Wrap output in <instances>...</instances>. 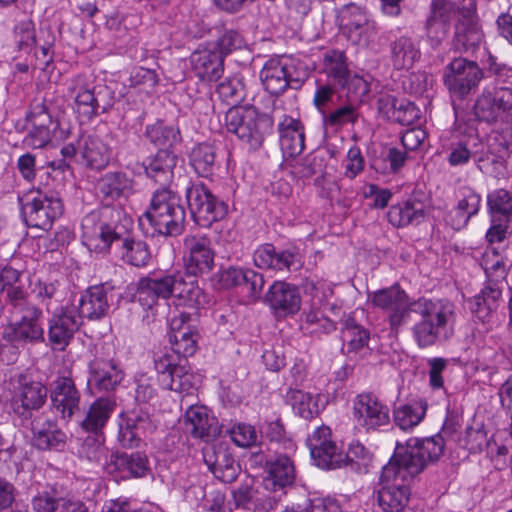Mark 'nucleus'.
<instances>
[{
    "mask_svg": "<svg viewBox=\"0 0 512 512\" xmlns=\"http://www.w3.org/2000/svg\"><path fill=\"white\" fill-rule=\"evenodd\" d=\"M445 441L440 434L426 438H410L405 445L397 443L395 453L382 468L381 488L377 504L383 512H403L410 497V482L444 453Z\"/></svg>",
    "mask_w": 512,
    "mask_h": 512,
    "instance_id": "obj_1",
    "label": "nucleus"
},
{
    "mask_svg": "<svg viewBox=\"0 0 512 512\" xmlns=\"http://www.w3.org/2000/svg\"><path fill=\"white\" fill-rule=\"evenodd\" d=\"M411 312L419 315L411 329L416 345L421 348L434 346L452 334L455 322V305L444 299L420 297L412 301Z\"/></svg>",
    "mask_w": 512,
    "mask_h": 512,
    "instance_id": "obj_2",
    "label": "nucleus"
},
{
    "mask_svg": "<svg viewBox=\"0 0 512 512\" xmlns=\"http://www.w3.org/2000/svg\"><path fill=\"white\" fill-rule=\"evenodd\" d=\"M225 125L230 133L246 143L250 150L260 149L273 132V118L260 113L254 106L231 107L225 114Z\"/></svg>",
    "mask_w": 512,
    "mask_h": 512,
    "instance_id": "obj_3",
    "label": "nucleus"
},
{
    "mask_svg": "<svg viewBox=\"0 0 512 512\" xmlns=\"http://www.w3.org/2000/svg\"><path fill=\"white\" fill-rule=\"evenodd\" d=\"M149 223L154 231L164 236L182 233L185 208L177 194H154L149 209L139 218V226Z\"/></svg>",
    "mask_w": 512,
    "mask_h": 512,
    "instance_id": "obj_4",
    "label": "nucleus"
},
{
    "mask_svg": "<svg viewBox=\"0 0 512 512\" xmlns=\"http://www.w3.org/2000/svg\"><path fill=\"white\" fill-rule=\"evenodd\" d=\"M308 77V68L290 57L271 58L260 71L261 82L272 95L282 94L287 88L299 89Z\"/></svg>",
    "mask_w": 512,
    "mask_h": 512,
    "instance_id": "obj_5",
    "label": "nucleus"
},
{
    "mask_svg": "<svg viewBox=\"0 0 512 512\" xmlns=\"http://www.w3.org/2000/svg\"><path fill=\"white\" fill-rule=\"evenodd\" d=\"M68 93L74 98L75 111L81 122H89L105 111L109 94L106 85L96 83L91 76L79 74L72 77L68 84Z\"/></svg>",
    "mask_w": 512,
    "mask_h": 512,
    "instance_id": "obj_6",
    "label": "nucleus"
},
{
    "mask_svg": "<svg viewBox=\"0 0 512 512\" xmlns=\"http://www.w3.org/2000/svg\"><path fill=\"white\" fill-rule=\"evenodd\" d=\"M336 22L342 35L352 44L368 47L377 36V25L365 8L350 3L337 10Z\"/></svg>",
    "mask_w": 512,
    "mask_h": 512,
    "instance_id": "obj_7",
    "label": "nucleus"
},
{
    "mask_svg": "<svg viewBox=\"0 0 512 512\" xmlns=\"http://www.w3.org/2000/svg\"><path fill=\"white\" fill-rule=\"evenodd\" d=\"M215 252L209 237L203 233L187 234L183 238V267L188 276L198 277L214 267Z\"/></svg>",
    "mask_w": 512,
    "mask_h": 512,
    "instance_id": "obj_8",
    "label": "nucleus"
},
{
    "mask_svg": "<svg viewBox=\"0 0 512 512\" xmlns=\"http://www.w3.org/2000/svg\"><path fill=\"white\" fill-rule=\"evenodd\" d=\"M483 77V70L476 62L455 57L446 66L443 81L451 94L463 99L478 87Z\"/></svg>",
    "mask_w": 512,
    "mask_h": 512,
    "instance_id": "obj_9",
    "label": "nucleus"
},
{
    "mask_svg": "<svg viewBox=\"0 0 512 512\" xmlns=\"http://www.w3.org/2000/svg\"><path fill=\"white\" fill-rule=\"evenodd\" d=\"M306 443L317 467L332 470L345 464V452L334 440L330 427L326 425L317 427L308 436Z\"/></svg>",
    "mask_w": 512,
    "mask_h": 512,
    "instance_id": "obj_10",
    "label": "nucleus"
},
{
    "mask_svg": "<svg viewBox=\"0 0 512 512\" xmlns=\"http://www.w3.org/2000/svg\"><path fill=\"white\" fill-rule=\"evenodd\" d=\"M18 197L22 213L29 226L48 230L52 222L63 212V204L57 194H36L32 199Z\"/></svg>",
    "mask_w": 512,
    "mask_h": 512,
    "instance_id": "obj_11",
    "label": "nucleus"
},
{
    "mask_svg": "<svg viewBox=\"0 0 512 512\" xmlns=\"http://www.w3.org/2000/svg\"><path fill=\"white\" fill-rule=\"evenodd\" d=\"M9 393V406L20 416L42 407L47 397V389L42 383L33 381L23 374L11 381Z\"/></svg>",
    "mask_w": 512,
    "mask_h": 512,
    "instance_id": "obj_12",
    "label": "nucleus"
},
{
    "mask_svg": "<svg viewBox=\"0 0 512 512\" xmlns=\"http://www.w3.org/2000/svg\"><path fill=\"white\" fill-rule=\"evenodd\" d=\"M353 418L358 428L375 432L389 424V408L372 393H361L353 401Z\"/></svg>",
    "mask_w": 512,
    "mask_h": 512,
    "instance_id": "obj_13",
    "label": "nucleus"
},
{
    "mask_svg": "<svg viewBox=\"0 0 512 512\" xmlns=\"http://www.w3.org/2000/svg\"><path fill=\"white\" fill-rule=\"evenodd\" d=\"M371 303L388 313V322L392 330H398L404 325L411 312L412 302L398 285L380 289L369 296Z\"/></svg>",
    "mask_w": 512,
    "mask_h": 512,
    "instance_id": "obj_14",
    "label": "nucleus"
},
{
    "mask_svg": "<svg viewBox=\"0 0 512 512\" xmlns=\"http://www.w3.org/2000/svg\"><path fill=\"white\" fill-rule=\"evenodd\" d=\"M102 213L92 211L81 222L82 242L95 252L107 251L113 241L120 238L121 233L101 220Z\"/></svg>",
    "mask_w": 512,
    "mask_h": 512,
    "instance_id": "obj_15",
    "label": "nucleus"
},
{
    "mask_svg": "<svg viewBox=\"0 0 512 512\" xmlns=\"http://www.w3.org/2000/svg\"><path fill=\"white\" fill-rule=\"evenodd\" d=\"M48 340L53 349L64 350L82 322L75 307L65 305L53 312L48 322Z\"/></svg>",
    "mask_w": 512,
    "mask_h": 512,
    "instance_id": "obj_16",
    "label": "nucleus"
},
{
    "mask_svg": "<svg viewBox=\"0 0 512 512\" xmlns=\"http://www.w3.org/2000/svg\"><path fill=\"white\" fill-rule=\"evenodd\" d=\"M31 128L22 143L26 148L42 149L46 147L54 136L58 123L53 120L47 107L43 104L33 106L26 115Z\"/></svg>",
    "mask_w": 512,
    "mask_h": 512,
    "instance_id": "obj_17",
    "label": "nucleus"
},
{
    "mask_svg": "<svg viewBox=\"0 0 512 512\" xmlns=\"http://www.w3.org/2000/svg\"><path fill=\"white\" fill-rule=\"evenodd\" d=\"M255 266L280 272H294L302 267L300 255L290 250L277 251L269 243L259 246L253 254Z\"/></svg>",
    "mask_w": 512,
    "mask_h": 512,
    "instance_id": "obj_18",
    "label": "nucleus"
},
{
    "mask_svg": "<svg viewBox=\"0 0 512 512\" xmlns=\"http://www.w3.org/2000/svg\"><path fill=\"white\" fill-rule=\"evenodd\" d=\"M42 311L31 305L24 309L19 322L11 323L4 329V337L9 341L42 342L44 329L41 325Z\"/></svg>",
    "mask_w": 512,
    "mask_h": 512,
    "instance_id": "obj_19",
    "label": "nucleus"
},
{
    "mask_svg": "<svg viewBox=\"0 0 512 512\" xmlns=\"http://www.w3.org/2000/svg\"><path fill=\"white\" fill-rule=\"evenodd\" d=\"M178 275L167 274L158 279L143 277L137 284L134 297L144 308H151L159 298L174 297Z\"/></svg>",
    "mask_w": 512,
    "mask_h": 512,
    "instance_id": "obj_20",
    "label": "nucleus"
},
{
    "mask_svg": "<svg viewBox=\"0 0 512 512\" xmlns=\"http://www.w3.org/2000/svg\"><path fill=\"white\" fill-rule=\"evenodd\" d=\"M265 302L278 317L296 314L301 307V295L295 285L275 281L265 295Z\"/></svg>",
    "mask_w": 512,
    "mask_h": 512,
    "instance_id": "obj_21",
    "label": "nucleus"
},
{
    "mask_svg": "<svg viewBox=\"0 0 512 512\" xmlns=\"http://www.w3.org/2000/svg\"><path fill=\"white\" fill-rule=\"evenodd\" d=\"M204 462L212 474L223 483L234 482L239 473L240 465L223 445H211L203 451Z\"/></svg>",
    "mask_w": 512,
    "mask_h": 512,
    "instance_id": "obj_22",
    "label": "nucleus"
},
{
    "mask_svg": "<svg viewBox=\"0 0 512 512\" xmlns=\"http://www.w3.org/2000/svg\"><path fill=\"white\" fill-rule=\"evenodd\" d=\"M186 200L195 221L202 226L222 220L228 212V205L215 194H186Z\"/></svg>",
    "mask_w": 512,
    "mask_h": 512,
    "instance_id": "obj_23",
    "label": "nucleus"
},
{
    "mask_svg": "<svg viewBox=\"0 0 512 512\" xmlns=\"http://www.w3.org/2000/svg\"><path fill=\"white\" fill-rule=\"evenodd\" d=\"M124 378V372L112 361L96 359L89 365L88 389L92 393L114 390Z\"/></svg>",
    "mask_w": 512,
    "mask_h": 512,
    "instance_id": "obj_24",
    "label": "nucleus"
},
{
    "mask_svg": "<svg viewBox=\"0 0 512 512\" xmlns=\"http://www.w3.org/2000/svg\"><path fill=\"white\" fill-rule=\"evenodd\" d=\"M184 428L194 438L210 441L220 434L216 418L204 406L191 405L184 415Z\"/></svg>",
    "mask_w": 512,
    "mask_h": 512,
    "instance_id": "obj_25",
    "label": "nucleus"
},
{
    "mask_svg": "<svg viewBox=\"0 0 512 512\" xmlns=\"http://www.w3.org/2000/svg\"><path fill=\"white\" fill-rule=\"evenodd\" d=\"M51 401L62 418L70 419L79 409L80 393L70 377H58L51 391Z\"/></svg>",
    "mask_w": 512,
    "mask_h": 512,
    "instance_id": "obj_26",
    "label": "nucleus"
},
{
    "mask_svg": "<svg viewBox=\"0 0 512 512\" xmlns=\"http://www.w3.org/2000/svg\"><path fill=\"white\" fill-rule=\"evenodd\" d=\"M195 74L204 81H217L223 73L224 58L214 48L201 46L190 56Z\"/></svg>",
    "mask_w": 512,
    "mask_h": 512,
    "instance_id": "obj_27",
    "label": "nucleus"
},
{
    "mask_svg": "<svg viewBox=\"0 0 512 512\" xmlns=\"http://www.w3.org/2000/svg\"><path fill=\"white\" fill-rule=\"evenodd\" d=\"M176 165V156L170 149L161 148L150 159L148 165H142L147 177L152 179L158 188L154 192H169L168 188L173 177V168Z\"/></svg>",
    "mask_w": 512,
    "mask_h": 512,
    "instance_id": "obj_28",
    "label": "nucleus"
},
{
    "mask_svg": "<svg viewBox=\"0 0 512 512\" xmlns=\"http://www.w3.org/2000/svg\"><path fill=\"white\" fill-rule=\"evenodd\" d=\"M281 151L285 158H295L305 148L304 127L299 119L284 116L278 124Z\"/></svg>",
    "mask_w": 512,
    "mask_h": 512,
    "instance_id": "obj_29",
    "label": "nucleus"
},
{
    "mask_svg": "<svg viewBox=\"0 0 512 512\" xmlns=\"http://www.w3.org/2000/svg\"><path fill=\"white\" fill-rule=\"evenodd\" d=\"M69 307H75L80 321L83 318L97 320L104 317L108 311L109 304L107 294L102 285L89 287L78 299L77 304L71 303Z\"/></svg>",
    "mask_w": 512,
    "mask_h": 512,
    "instance_id": "obj_30",
    "label": "nucleus"
},
{
    "mask_svg": "<svg viewBox=\"0 0 512 512\" xmlns=\"http://www.w3.org/2000/svg\"><path fill=\"white\" fill-rule=\"evenodd\" d=\"M34 445L41 450L61 449L66 442V434L57 424L45 417H37L32 422Z\"/></svg>",
    "mask_w": 512,
    "mask_h": 512,
    "instance_id": "obj_31",
    "label": "nucleus"
},
{
    "mask_svg": "<svg viewBox=\"0 0 512 512\" xmlns=\"http://www.w3.org/2000/svg\"><path fill=\"white\" fill-rule=\"evenodd\" d=\"M81 163L92 170H101L109 162L107 146L97 136L82 137L79 143Z\"/></svg>",
    "mask_w": 512,
    "mask_h": 512,
    "instance_id": "obj_32",
    "label": "nucleus"
},
{
    "mask_svg": "<svg viewBox=\"0 0 512 512\" xmlns=\"http://www.w3.org/2000/svg\"><path fill=\"white\" fill-rule=\"evenodd\" d=\"M391 61L396 69H410L421 57L416 41L407 36H400L390 44Z\"/></svg>",
    "mask_w": 512,
    "mask_h": 512,
    "instance_id": "obj_33",
    "label": "nucleus"
},
{
    "mask_svg": "<svg viewBox=\"0 0 512 512\" xmlns=\"http://www.w3.org/2000/svg\"><path fill=\"white\" fill-rule=\"evenodd\" d=\"M269 479L274 486L284 488L294 483L296 471L293 461L287 455H277L266 462Z\"/></svg>",
    "mask_w": 512,
    "mask_h": 512,
    "instance_id": "obj_34",
    "label": "nucleus"
},
{
    "mask_svg": "<svg viewBox=\"0 0 512 512\" xmlns=\"http://www.w3.org/2000/svg\"><path fill=\"white\" fill-rule=\"evenodd\" d=\"M174 298L177 299V305L190 308H199L208 303V296L199 287L198 282L196 280L185 281L180 273L175 287Z\"/></svg>",
    "mask_w": 512,
    "mask_h": 512,
    "instance_id": "obj_35",
    "label": "nucleus"
},
{
    "mask_svg": "<svg viewBox=\"0 0 512 512\" xmlns=\"http://www.w3.org/2000/svg\"><path fill=\"white\" fill-rule=\"evenodd\" d=\"M150 405H140L132 411L133 417H130V448L140 447V443L152 433L156 426L150 418Z\"/></svg>",
    "mask_w": 512,
    "mask_h": 512,
    "instance_id": "obj_36",
    "label": "nucleus"
},
{
    "mask_svg": "<svg viewBox=\"0 0 512 512\" xmlns=\"http://www.w3.org/2000/svg\"><path fill=\"white\" fill-rule=\"evenodd\" d=\"M512 448V426L511 432H497L491 441L487 443V453L497 470H504L508 467L512 457L510 449Z\"/></svg>",
    "mask_w": 512,
    "mask_h": 512,
    "instance_id": "obj_37",
    "label": "nucleus"
},
{
    "mask_svg": "<svg viewBox=\"0 0 512 512\" xmlns=\"http://www.w3.org/2000/svg\"><path fill=\"white\" fill-rule=\"evenodd\" d=\"M427 407V402L423 399L401 405L394 410V422L401 430H410L424 419Z\"/></svg>",
    "mask_w": 512,
    "mask_h": 512,
    "instance_id": "obj_38",
    "label": "nucleus"
},
{
    "mask_svg": "<svg viewBox=\"0 0 512 512\" xmlns=\"http://www.w3.org/2000/svg\"><path fill=\"white\" fill-rule=\"evenodd\" d=\"M344 338L347 341L348 353H361L369 350L370 333L361 326L354 316H348L344 321Z\"/></svg>",
    "mask_w": 512,
    "mask_h": 512,
    "instance_id": "obj_39",
    "label": "nucleus"
},
{
    "mask_svg": "<svg viewBox=\"0 0 512 512\" xmlns=\"http://www.w3.org/2000/svg\"><path fill=\"white\" fill-rule=\"evenodd\" d=\"M113 407L107 399L99 398L89 407L85 419L81 422V427L91 433L100 431L108 421Z\"/></svg>",
    "mask_w": 512,
    "mask_h": 512,
    "instance_id": "obj_40",
    "label": "nucleus"
},
{
    "mask_svg": "<svg viewBox=\"0 0 512 512\" xmlns=\"http://www.w3.org/2000/svg\"><path fill=\"white\" fill-rule=\"evenodd\" d=\"M38 34L36 33L35 23L29 18L19 20L13 29V41L18 51L26 54L31 53L36 48Z\"/></svg>",
    "mask_w": 512,
    "mask_h": 512,
    "instance_id": "obj_41",
    "label": "nucleus"
},
{
    "mask_svg": "<svg viewBox=\"0 0 512 512\" xmlns=\"http://www.w3.org/2000/svg\"><path fill=\"white\" fill-rule=\"evenodd\" d=\"M388 217L393 225L398 227L406 226L424 217V207L420 202L408 199L403 204L392 206Z\"/></svg>",
    "mask_w": 512,
    "mask_h": 512,
    "instance_id": "obj_42",
    "label": "nucleus"
},
{
    "mask_svg": "<svg viewBox=\"0 0 512 512\" xmlns=\"http://www.w3.org/2000/svg\"><path fill=\"white\" fill-rule=\"evenodd\" d=\"M449 11L450 7L446 0H432L431 14L427 19L426 28L430 37L432 33L437 34L436 44H438L446 34L445 27Z\"/></svg>",
    "mask_w": 512,
    "mask_h": 512,
    "instance_id": "obj_43",
    "label": "nucleus"
},
{
    "mask_svg": "<svg viewBox=\"0 0 512 512\" xmlns=\"http://www.w3.org/2000/svg\"><path fill=\"white\" fill-rule=\"evenodd\" d=\"M146 135L153 144L166 149H170L179 143L181 139L177 128L165 125L162 121L148 126Z\"/></svg>",
    "mask_w": 512,
    "mask_h": 512,
    "instance_id": "obj_44",
    "label": "nucleus"
},
{
    "mask_svg": "<svg viewBox=\"0 0 512 512\" xmlns=\"http://www.w3.org/2000/svg\"><path fill=\"white\" fill-rule=\"evenodd\" d=\"M215 157V148L210 144L203 143L192 150L190 161L200 177H207L212 173Z\"/></svg>",
    "mask_w": 512,
    "mask_h": 512,
    "instance_id": "obj_45",
    "label": "nucleus"
},
{
    "mask_svg": "<svg viewBox=\"0 0 512 512\" xmlns=\"http://www.w3.org/2000/svg\"><path fill=\"white\" fill-rule=\"evenodd\" d=\"M323 64L327 75L332 77L338 84L347 81L350 71L343 51H328L324 56Z\"/></svg>",
    "mask_w": 512,
    "mask_h": 512,
    "instance_id": "obj_46",
    "label": "nucleus"
},
{
    "mask_svg": "<svg viewBox=\"0 0 512 512\" xmlns=\"http://www.w3.org/2000/svg\"><path fill=\"white\" fill-rule=\"evenodd\" d=\"M359 107L348 101L333 112L327 113L323 118L324 125L332 128H340L348 124L354 125L359 119Z\"/></svg>",
    "mask_w": 512,
    "mask_h": 512,
    "instance_id": "obj_47",
    "label": "nucleus"
},
{
    "mask_svg": "<svg viewBox=\"0 0 512 512\" xmlns=\"http://www.w3.org/2000/svg\"><path fill=\"white\" fill-rule=\"evenodd\" d=\"M318 399L319 397L301 390L293 391L291 394L294 410L304 419H312L319 414Z\"/></svg>",
    "mask_w": 512,
    "mask_h": 512,
    "instance_id": "obj_48",
    "label": "nucleus"
},
{
    "mask_svg": "<svg viewBox=\"0 0 512 512\" xmlns=\"http://www.w3.org/2000/svg\"><path fill=\"white\" fill-rule=\"evenodd\" d=\"M173 352L184 358L192 356L197 350V334L192 329L169 334Z\"/></svg>",
    "mask_w": 512,
    "mask_h": 512,
    "instance_id": "obj_49",
    "label": "nucleus"
},
{
    "mask_svg": "<svg viewBox=\"0 0 512 512\" xmlns=\"http://www.w3.org/2000/svg\"><path fill=\"white\" fill-rule=\"evenodd\" d=\"M482 41V32L475 26L460 25L456 28L454 45L458 50L474 49Z\"/></svg>",
    "mask_w": 512,
    "mask_h": 512,
    "instance_id": "obj_50",
    "label": "nucleus"
},
{
    "mask_svg": "<svg viewBox=\"0 0 512 512\" xmlns=\"http://www.w3.org/2000/svg\"><path fill=\"white\" fill-rule=\"evenodd\" d=\"M219 97L232 107L244 99V87L238 79H226L218 84L216 89Z\"/></svg>",
    "mask_w": 512,
    "mask_h": 512,
    "instance_id": "obj_51",
    "label": "nucleus"
},
{
    "mask_svg": "<svg viewBox=\"0 0 512 512\" xmlns=\"http://www.w3.org/2000/svg\"><path fill=\"white\" fill-rule=\"evenodd\" d=\"M487 204L491 217L501 216L506 222L512 220V194H488Z\"/></svg>",
    "mask_w": 512,
    "mask_h": 512,
    "instance_id": "obj_52",
    "label": "nucleus"
},
{
    "mask_svg": "<svg viewBox=\"0 0 512 512\" xmlns=\"http://www.w3.org/2000/svg\"><path fill=\"white\" fill-rule=\"evenodd\" d=\"M340 85L346 87L347 89V97L348 101L360 106L367 94L370 91L369 83L358 75L347 77V81L345 83H340Z\"/></svg>",
    "mask_w": 512,
    "mask_h": 512,
    "instance_id": "obj_53",
    "label": "nucleus"
},
{
    "mask_svg": "<svg viewBox=\"0 0 512 512\" xmlns=\"http://www.w3.org/2000/svg\"><path fill=\"white\" fill-rule=\"evenodd\" d=\"M244 45L245 42L242 35L236 30L228 29L218 37L213 48L221 53V56L224 58L233 51L241 49Z\"/></svg>",
    "mask_w": 512,
    "mask_h": 512,
    "instance_id": "obj_54",
    "label": "nucleus"
},
{
    "mask_svg": "<svg viewBox=\"0 0 512 512\" xmlns=\"http://www.w3.org/2000/svg\"><path fill=\"white\" fill-rule=\"evenodd\" d=\"M481 266L487 276L500 277L505 273V261L494 247H488L482 255Z\"/></svg>",
    "mask_w": 512,
    "mask_h": 512,
    "instance_id": "obj_55",
    "label": "nucleus"
},
{
    "mask_svg": "<svg viewBox=\"0 0 512 512\" xmlns=\"http://www.w3.org/2000/svg\"><path fill=\"white\" fill-rule=\"evenodd\" d=\"M55 36L50 30H40L34 55L45 66L53 60Z\"/></svg>",
    "mask_w": 512,
    "mask_h": 512,
    "instance_id": "obj_56",
    "label": "nucleus"
},
{
    "mask_svg": "<svg viewBox=\"0 0 512 512\" xmlns=\"http://www.w3.org/2000/svg\"><path fill=\"white\" fill-rule=\"evenodd\" d=\"M480 201V194H467L458 202L457 207L454 209L455 217L458 218V224H467L470 217L478 212Z\"/></svg>",
    "mask_w": 512,
    "mask_h": 512,
    "instance_id": "obj_57",
    "label": "nucleus"
},
{
    "mask_svg": "<svg viewBox=\"0 0 512 512\" xmlns=\"http://www.w3.org/2000/svg\"><path fill=\"white\" fill-rule=\"evenodd\" d=\"M418 117L419 110L416 108L415 104L407 99H399L392 113V120L404 126L413 124Z\"/></svg>",
    "mask_w": 512,
    "mask_h": 512,
    "instance_id": "obj_58",
    "label": "nucleus"
},
{
    "mask_svg": "<svg viewBox=\"0 0 512 512\" xmlns=\"http://www.w3.org/2000/svg\"><path fill=\"white\" fill-rule=\"evenodd\" d=\"M63 498L57 496L54 490L39 492L32 499V508L35 512H55L62 503Z\"/></svg>",
    "mask_w": 512,
    "mask_h": 512,
    "instance_id": "obj_59",
    "label": "nucleus"
},
{
    "mask_svg": "<svg viewBox=\"0 0 512 512\" xmlns=\"http://www.w3.org/2000/svg\"><path fill=\"white\" fill-rule=\"evenodd\" d=\"M193 376L185 372L182 366L174 370V376L171 379H165L164 388L177 391L179 393L190 394L194 389Z\"/></svg>",
    "mask_w": 512,
    "mask_h": 512,
    "instance_id": "obj_60",
    "label": "nucleus"
},
{
    "mask_svg": "<svg viewBox=\"0 0 512 512\" xmlns=\"http://www.w3.org/2000/svg\"><path fill=\"white\" fill-rule=\"evenodd\" d=\"M474 159L477 162L478 168L485 174L497 176L505 168L503 158L493 153L477 154Z\"/></svg>",
    "mask_w": 512,
    "mask_h": 512,
    "instance_id": "obj_61",
    "label": "nucleus"
},
{
    "mask_svg": "<svg viewBox=\"0 0 512 512\" xmlns=\"http://www.w3.org/2000/svg\"><path fill=\"white\" fill-rule=\"evenodd\" d=\"M232 441L239 447H249L256 443L257 433L253 426L238 424L230 431Z\"/></svg>",
    "mask_w": 512,
    "mask_h": 512,
    "instance_id": "obj_62",
    "label": "nucleus"
},
{
    "mask_svg": "<svg viewBox=\"0 0 512 512\" xmlns=\"http://www.w3.org/2000/svg\"><path fill=\"white\" fill-rule=\"evenodd\" d=\"M154 366L159 374V381L164 387L165 379H171L174 376V370L179 368L180 365L174 362V356L172 354L165 353L155 359Z\"/></svg>",
    "mask_w": 512,
    "mask_h": 512,
    "instance_id": "obj_63",
    "label": "nucleus"
},
{
    "mask_svg": "<svg viewBox=\"0 0 512 512\" xmlns=\"http://www.w3.org/2000/svg\"><path fill=\"white\" fill-rule=\"evenodd\" d=\"M283 512H348L344 506H342L335 499H322L312 503L310 508H303L300 510L294 508H287Z\"/></svg>",
    "mask_w": 512,
    "mask_h": 512,
    "instance_id": "obj_64",
    "label": "nucleus"
}]
</instances>
